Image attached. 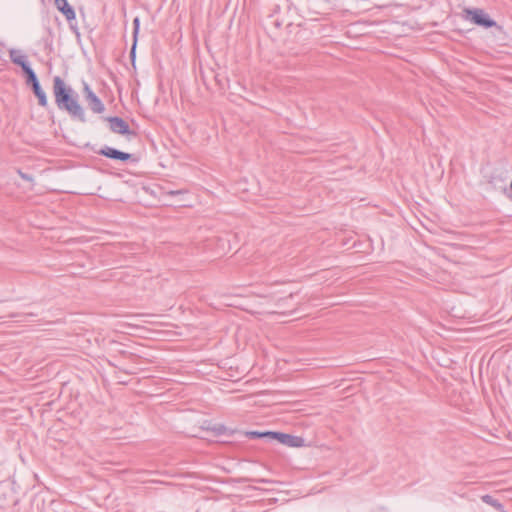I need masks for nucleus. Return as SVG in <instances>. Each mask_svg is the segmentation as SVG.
Segmentation results:
<instances>
[{
    "label": "nucleus",
    "mask_w": 512,
    "mask_h": 512,
    "mask_svg": "<svg viewBox=\"0 0 512 512\" xmlns=\"http://www.w3.org/2000/svg\"><path fill=\"white\" fill-rule=\"evenodd\" d=\"M53 94L59 110L65 111L72 120L86 123V113L79 103L78 94L60 76L53 77Z\"/></svg>",
    "instance_id": "obj_1"
},
{
    "label": "nucleus",
    "mask_w": 512,
    "mask_h": 512,
    "mask_svg": "<svg viewBox=\"0 0 512 512\" xmlns=\"http://www.w3.org/2000/svg\"><path fill=\"white\" fill-rule=\"evenodd\" d=\"M465 13L467 18L474 24L483 28H492L497 25L496 21L493 20L484 10L479 8L466 9Z\"/></svg>",
    "instance_id": "obj_2"
},
{
    "label": "nucleus",
    "mask_w": 512,
    "mask_h": 512,
    "mask_svg": "<svg viewBox=\"0 0 512 512\" xmlns=\"http://www.w3.org/2000/svg\"><path fill=\"white\" fill-rule=\"evenodd\" d=\"M98 155L104 156L106 158H109L111 160L119 161V162H127V161H133L136 162L137 159L134 157L133 154L124 152L121 150H118L114 147L110 146H103L98 151H96Z\"/></svg>",
    "instance_id": "obj_3"
},
{
    "label": "nucleus",
    "mask_w": 512,
    "mask_h": 512,
    "mask_svg": "<svg viewBox=\"0 0 512 512\" xmlns=\"http://www.w3.org/2000/svg\"><path fill=\"white\" fill-rule=\"evenodd\" d=\"M268 434L271 435L270 440H276L278 443L287 447L299 448L304 446L305 440L302 437L276 431H272Z\"/></svg>",
    "instance_id": "obj_4"
},
{
    "label": "nucleus",
    "mask_w": 512,
    "mask_h": 512,
    "mask_svg": "<svg viewBox=\"0 0 512 512\" xmlns=\"http://www.w3.org/2000/svg\"><path fill=\"white\" fill-rule=\"evenodd\" d=\"M105 120L109 123L110 130L113 133L121 134V135H130L135 134L130 130L128 123L118 116H109L106 117Z\"/></svg>",
    "instance_id": "obj_5"
},
{
    "label": "nucleus",
    "mask_w": 512,
    "mask_h": 512,
    "mask_svg": "<svg viewBox=\"0 0 512 512\" xmlns=\"http://www.w3.org/2000/svg\"><path fill=\"white\" fill-rule=\"evenodd\" d=\"M56 8L65 16L66 20L70 23L71 29L79 36L77 27H74L72 21L76 19L74 8L67 0H54Z\"/></svg>",
    "instance_id": "obj_6"
},
{
    "label": "nucleus",
    "mask_w": 512,
    "mask_h": 512,
    "mask_svg": "<svg viewBox=\"0 0 512 512\" xmlns=\"http://www.w3.org/2000/svg\"><path fill=\"white\" fill-rule=\"evenodd\" d=\"M85 98L88 102L89 108L96 114H101L105 111V105L102 100L91 90L88 84L84 86Z\"/></svg>",
    "instance_id": "obj_7"
},
{
    "label": "nucleus",
    "mask_w": 512,
    "mask_h": 512,
    "mask_svg": "<svg viewBox=\"0 0 512 512\" xmlns=\"http://www.w3.org/2000/svg\"><path fill=\"white\" fill-rule=\"evenodd\" d=\"M9 54H10L11 61L14 64L20 66L22 70L24 68L30 66L27 56L25 54H23L21 51L16 50V49H10Z\"/></svg>",
    "instance_id": "obj_8"
},
{
    "label": "nucleus",
    "mask_w": 512,
    "mask_h": 512,
    "mask_svg": "<svg viewBox=\"0 0 512 512\" xmlns=\"http://www.w3.org/2000/svg\"><path fill=\"white\" fill-rule=\"evenodd\" d=\"M34 95L36 96V98L38 99V104L41 106V107H47L48 105V99H47V95L45 93V91L42 89L41 87V84H37L33 87H31Z\"/></svg>",
    "instance_id": "obj_9"
},
{
    "label": "nucleus",
    "mask_w": 512,
    "mask_h": 512,
    "mask_svg": "<svg viewBox=\"0 0 512 512\" xmlns=\"http://www.w3.org/2000/svg\"><path fill=\"white\" fill-rule=\"evenodd\" d=\"M23 73L25 75V78H26V84L30 87H33L37 84H39V79L35 73V71L33 70V68L30 66L24 68L23 70Z\"/></svg>",
    "instance_id": "obj_10"
},
{
    "label": "nucleus",
    "mask_w": 512,
    "mask_h": 512,
    "mask_svg": "<svg viewBox=\"0 0 512 512\" xmlns=\"http://www.w3.org/2000/svg\"><path fill=\"white\" fill-rule=\"evenodd\" d=\"M481 500L485 503V504H488L494 508H496L497 510L499 511H502L504 509V506L502 503L499 502V500H497L496 498H494L493 496L489 495V494H485L481 497Z\"/></svg>",
    "instance_id": "obj_11"
},
{
    "label": "nucleus",
    "mask_w": 512,
    "mask_h": 512,
    "mask_svg": "<svg viewBox=\"0 0 512 512\" xmlns=\"http://www.w3.org/2000/svg\"><path fill=\"white\" fill-rule=\"evenodd\" d=\"M271 431H265V432H259V431H251L249 433V435L252 437V438H267V439H271V435H269L268 433H270Z\"/></svg>",
    "instance_id": "obj_12"
},
{
    "label": "nucleus",
    "mask_w": 512,
    "mask_h": 512,
    "mask_svg": "<svg viewBox=\"0 0 512 512\" xmlns=\"http://www.w3.org/2000/svg\"><path fill=\"white\" fill-rule=\"evenodd\" d=\"M139 30H140V19H139V17H135L133 19V39L137 40Z\"/></svg>",
    "instance_id": "obj_13"
},
{
    "label": "nucleus",
    "mask_w": 512,
    "mask_h": 512,
    "mask_svg": "<svg viewBox=\"0 0 512 512\" xmlns=\"http://www.w3.org/2000/svg\"><path fill=\"white\" fill-rule=\"evenodd\" d=\"M133 45L131 47V50H130V58L132 61L135 60V57H136V45H137V40L133 39Z\"/></svg>",
    "instance_id": "obj_14"
},
{
    "label": "nucleus",
    "mask_w": 512,
    "mask_h": 512,
    "mask_svg": "<svg viewBox=\"0 0 512 512\" xmlns=\"http://www.w3.org/2000/svg\"><path fill=\"white\" fill-rule=\"evenodd\" d=\"M19 175L23 180H26L29 182L33 181V177L27 173H23L22 171H19Z\"/></svg>",
    "instance_id": "obj_15"
},
{
    "label": "nucleus",
    "mask_w": 512,
    "mask_h": 512,
    "mask_svg": "<svg viewBox=\"0 0 512 512\" xmlns=\"http://www.w3.org/2000/svg\"><path fill=\"white\" fill-rule=\"evenodd\" d=\"M33 316H35L33 313H26L23 315V318H24L23 320H26V318L33 317Z\"/></svg>",
    "instance_id": "obj_16"
},
{
    "label": "nucleus",
    "mask_w": 512,
    "mask_h": 512,
    "mask_svg": "<svg viewBox=\"0 0 512 512\" xmlns=\"http://www.w3.org/2000/svg\"><path fill=\"white\" fill-rule=\"evenodd\" d=\"M180 193H182L181 190L170 191L171 195H177V194H180Z\"/></svg>",
    "instance_id": "obj_17"
}]
</instances>
